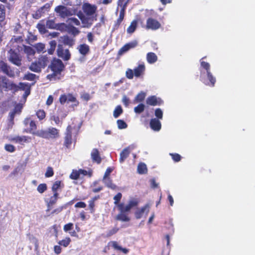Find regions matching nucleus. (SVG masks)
Returning <instances> with one entry per match:
<instances>
[{"label":"nucleus","instance_id":"nucleus-1","mask_svg":"<svg viewBox=\"0 0 255 255\" xmlns=\"http://www.w3.org/2000/svg\"><path fill=\"white\" fill-rule=\"evenodd\" d=\"M122 197L121 193H118L114 197V204L117 206L118 210L120 213L116 216V220L122 222H129L130 220V217L128 216V213L130 210L135 207H136L139 202L136 199H130L128 204L126 205L123 203H120Z\"/></svg>","mask_w":255,"mask_h":255},{"label":"nucleus","instance_id":"nucleus-2","mask_svg":"<svg viewBox=\"0 0 255 255\" xmlns=\"http://www.w3.org/2000/svg\"><path fill=\"white\" fill-rule=\"evenodd\" d=\"M83 12L78 11L77 16L81 21L82 27L90 28L94 21L97 20V6L89 2H84L82 6Z\"/></svg>","mask_w":255,"mask_h":255},{"label":"nucleus","instance_id":"nucleus-3","mask_svg":"<svg viewBox=\"0 0 255 255\" xmlns=\"http://www.w3.org/2000/svg\"><path fill=\"white\" fill-rule=\"evenodd\" d=\"M19 91H24V96L30 94V86L28 83L19 82L16 84L5 76L0 75V93L10 92L14 94Z\"/></svg>","mask_w":255,"mask_h":255},{"label":"nucleus","instance_id":"nucleus-4","mask_svg":"<svg viewBox=\"0 0 255 255\" xmlns=\"http://www.w3.org/2000/svg\"><path fill=\"white\" fill-rule=\"evenodd\" d=\"M48 68L52 73L47 75V79L50 81L60 80L64 76L62 75V72L65 70V66L61 60L54 58Z\"/></svg>","mask_w":255,"mask_h":255},{"label":"nucleus","instance_id":"nucleus-5","mask_svg":"<svg viewBox=\"0 0 255 255\" xmlns=\"http://www.w3.org/2000/svg\"><path fill=\"white\" fill-rule=\"evenodd\" d=\"M205 57L202 58L200 62V65L201 67L206 70L207 73V79L209 81V82L206 81L204 78V77L203 76L202 73L201 71V76L200 80L201 81H202L203 83H204L206 85L209 86L211 87H214L216 79V78L213 76V74L211 72L210 69V65L209 63L203 61V59Z\"/></svg>","mask_w":255,"mask_h":255},{"label":"nucleus","instance_id":"nucleus-6","mask_svg":"<svg viewBox=\"0 0 255 255\" xmlns=\"http://www.w3.org/2000/svg\"><path fill=\"white\" fill-rule=\"evenodd\" d=\"M49 62V59L47 56L41 55L31 63L29 69L34 72L40 73L42 69L45 68Z\"/></svg>","mask_w":255,"mask_h":255},{"label":"nucleus","instance_id":"nucleus-7","mask_svg":"<svg viewBox=\"0 0 255 255\" xmlns=\"http://www.w3.org/2000/svg\"><path fill=\"white\" fill-rule=\"evenodd\" d=\"M145 71V65L144 63H141L135 67L133 70L128 69L126 72V76L128 79H132L134 76L139 78L144 74Z\"/></svg>","mask_w":255,"mask_h":255},{"label":"nucleus","instance_id":"nucleus-8","mask_svg":"<svg viewBox=\"0 0 255 255\" xmlns=\"http://www.w3.org/2000/svg\"><path fill=\"white\" fill-rule=\"evenodd\" d=\"M38 137L45 139H55L59 137V130L55 128L50 127L47 130L41 129Z\"/></svg>","mask_w":255,"mask_h":255},{"label":"nucleus","instance_id":"nucleus-9","mask_svg":"<svg viewBox=\"0 0 255 255\" xmlns=\"http://www.w3.org/2000/svg\"><path fill=\"white\" fill-rule=\"evenodd\" d=\"M15 50V49L11 48L8 51V60L12 64L19 67L22 65V57Z\"/></svg>","mask_w":255,"mask_h":255},{"label":"nucleus","instance_id":"nucleus-10","mask_svg":"<svg viewBox=\"0 0 255 255\" xmlns=\"http://www.w3.org/2000/svg\"><path fill=\"white\" fill-rule=\"evenodd\" d=\"M52 4L53 2L50 1L49 2H47L42 6L39 7L35 11L34 13L32 14V17L36 19L40 18L46 12L49 11Z\"/></svg>","mask_w":255,"mask_h":255},{"label":"nucleus","instance_id":"nucleus-11","mask_svg":"<svg viewBox=\"0 0 255 255\" xmlns=\"http://www.w3.org/2000/svg\"><path fill=\"white\" fill-rule=\"evenodd\" d=\"M23 124L25 126L29 125V128L26 130L27 132L38 136V133L41 131V130H36L37 126L34 121L31 120L30 117H27L24 120Z\"/></svg>","mask_w":255,"mask_h":255},{"label":"nucleus","instance_id":"nucleus-12","mask_svg":"<svg viewBox=\"0 0 255 255\" xmlns=\"http://www.w3.org/2000/svg\"><path fill=\"white\" fill-rule=\"evenodd\" d=\"M57 56L62 58L64 61H68L71 56V54L68 49H64L63 45L58 44L56 50Z\"/></svg>","mask_w":255,"mask_h":255},{"label":"nucleus","instance_id":"nucleus-13","mask_svg":"<svg viewBox=\"0 0 255 255\" xmlns=\"http://www.w3.org/2000/svg\"><path fill=\"white\" fill-rule=\"evenodd\" d=\"M0 72L10 78H13L15 76L13 70L7 63L3 60H0Z\"/></svg>","mask_w":255,"mask_h":255},{"label":"nucleus","instance_id":"nucleus-14","mask_svg":"<svg viewBox=\"0 0 255 255\" xmlns=\"http://www.w3.org/2000/svg\"><path fill=\"white\" fill-rule=\"evenodd\" d=\"M73 129V127H72L71 125L68 126L66 129L65 136L64 138V140L63 145L67 148H70L72 143Z\"/></svg>","mask_w":255,"mask_h":255},{"label":"nucleus","instance_id":"nucleus-15","mask_svg":"<svg viewBox=\"0 0 255 255\" xmlns=\"http://www.w3.org/2000/svg\"><path fill=\"white\" fill-rule=\"evenodd\" d=\"M59 102L61 105H64L66 102L75 103L73 105L74 106H77L79 102L77 100L76 97L71 93H68L67 95L65 94H62L59 97Z\"/></svg>","mask_w":255,"mask_h":255},{"label":"nucleus","instance_id":"nucleus-16","mask_svg":"<svg viewBox=\"0 0 255 255\" xmlns=\"http://www.w3.org/2000/svg\"><path fill=\"white\" fill-rule=\"evenodd\" d=\"M54 10L62 18H65L73 14L69 8L62 5L57 6Z\"/></svg>","mask_w":255,"mask_h":255},{"label":"nucleus","instance_id":"nucleus-17","mask_svg":"<svg viewBox=\"0 0 255 255\" xmlns=\"http://www.w3.org/2000/svg\"><path fill=\"white\" fill-rule=\"evenodd\" d=\"M161 27L160 22L153 18L149 17L146 20V28L147 29H151L155 30Z\"/></svg>","mask_w":255,"mask_h":255},{"label":"nucleus","instance_id":"nucleus-18","mask_svg":"<svg viewBox=\"0 0 255 255\" xmlns=\"http://www.w3.org/2000/svg\"><path fill=\"white\" fill-rule=\"evenodd\" d=\"M23 109V105L20 103L16 104L14 109L9 113V121L13 125L14 124V119L16 114L19 115Z\"/></svg>","mask_w":255,"mask_h":255},{"label":"nucleus","instance_id":"nucleus-19","mask_svg":"<svg viewBox=\"0 0 255 255\" xmlns=\"http://www.w3.org/2000/svg\"><path fill=\"white\" fill-rule=\"evenodd\" d=\"M148 105L155 106H160L163 103V101L160 98H157L155 96H149L146 101Z\"/></svg>","mask_w":255,"mask_h":255},{"label":"nucleus","instance_id":"nucleus-20","mask_svg":"<svg viewBox=\"0 0 255 255\" xmlns=\"http://www.w3.org/2000/svg\"><path fill=\"white\" fill-rule=\"evenodd\" d=\"M23 49L24 53H25L28 56H33L35 54V50L30 46H26L24 44L21 45H17L16 47V50L18 52H20Z\"/></svg>","mask_w":255,"mask_h":255},{"label":"nucleus","instance_id":"nucleus-21","mask_svg":"<svg viewBox=\"0 0 255 255\" xmlns=\"http://www.w3.org/2000/svg\"><path fill=\"white\" fill-rule=\"evenodd\" d=\"M23 34H21L18 36H13L10 41L11 46L16 50L17 45H21V44H23L22 43L23 41Z\"/></svg>","mask_w":255,"mask_h":255},{"label":"nucleus","instance_id":"nucleus-22","mask_svg":"<svg viewBox=\"0 0 255 255\" xmlns=\"http://www.w3.org/2000/svg\"><path fill=\"white\" fill-rule=\"evenodd\" d=\"M91 156L93 162L97 164H100L102 161V158L100 156L99 151L98 149L94 148L91 153Z\"/></svg>","mask_w":255,"mask_h":255},{"label":"nucleus","instance_id":"nucleus-23","mask_svg":"<svg viewBox=\"0 0 255 255\" xmlns=\"http://www.w3.org/2000/svg\"><path fill=\"white\" fill-rule=\"evenodd\" d=\"M149 125L150 128L154 131H159L161 128V124L159 120L156 118L151 119Z\"/></svg>","mask_w":255,"mask_h":255},{"label":"nucleus","instance_id":"nucleus-24","mask_svg":"<svg viewBox=\"0 0 255 255\" xmlns=\"http://www.w3.org/2000/svg\"><path fill=\"white\" fill-rule=\"evenodd\" d=\"M64 187V183L60 180L55 181L52 185L51 190L54 194H59L58 191Z\"/></svg>","mask_w":255,"mask_h":255},{"label":"nucleus","instance_id":"nucleus-25","mask_svg":"<svg viewBox=\"0 0 255 255\" xmlns=\"http://www.w3.org/2000/svg\"><path fill=\"white\" fill-rule=\"evenodd\" d=\"M58 198L59 194L53 193V195L49 198L48 201L47 202V209L46 211H49L51 210L52 206L56 203Z\"/></svg>","mask_w":255,"mask_h":255},{"label":"nucleus","instance_id":"nucleus-26","mask_svg":"<svg viewBox=\"0 0 255 255\" xmlns=\"http://www.w3.org/2000/svg\"><path fill=\"white\" fill-rule=\"evenodd\" d=\"M77 49L79 52L83 56H86L90 51V46L85 43L80 44L78 46Z\"/></svg>","mask_w":255,"mask_h":255},{"label":"nucleus","instance_id":"nucleus-27","mask_svg":"<svg viewBox=\"0 0 255 255\" xmlns=\"http://www.w3.org/2000/svg\"><path fill=\"white\" fill-rule=\"evenodd\" d=\"M31 139L30 137L27 136H16L13 137L11 140L15 143L23 144V142H28Z\"/></svg>","mask_w":255,"mask_h":255},{"label":"nucleus","instance_id":"nucleus-28","mask_svg":"<svg viewBox=\"0 0 255 255\" xmlns=\"http://www.w3.org/2000/svg\"><path fill=\"white\" fill-rule=\"evenodd\" d=\"M148 208V205H146L142 207L140 209H138L137 210H136L134 213V215H135L136 219H139L141 218L142 217L144 213L145 212V211L146 210H147V211H146V214H147L149 212V210Z\"/></svg>","mask_w":255,"mask_h":255},{"label":"nucleus","instance_id":"nucleus-29","mask_svg":"<svg viewBox=\"0 0 255 255\" xmlns=\"http://www.w3.org/2000/svg\"><path fill=\"white\" fill-rule=\"evenodd\" d=\"M130 151L129 147L125 148L120 153L119 161L120 163H123L128 158L130 154Z\"/></svg>","mask_w":255,"mask_h":255},{"label":"nucleus","instance_id":"nucleus-30","mask_svg":"<svg viewBox=\"0 0 255 255\" xmlns=\"http://www.w3.org/2000/svg\"><path fill=\"white\" fill-rule=\"evenodd\" d=\"M62 41L65 45L72 47L75 44V39L70 37L68 35H65L62 37Z\"/></svg>","mask_w":255,"mask_h":255},{"label":"nucleus","instance_id":"nucleus-31","mask_svg":"<svg viewBox=\"0 0 255 255\" xmlns=\"http://www.w3.org/2000/svg\"><path fill=\"white\" fill-rule=\"evenodd\" d=\"M146 60L148 63L153 64L157 60V57L154 53L148 52L146 55Z\"/></svg>","mask_w":255,"mask_h":255},{"label":"nucleus","instance_id":"nucleus-32","mask_svg":"<svg viewBox=\"0 0 255 255\" xmlns=\"http://www.w3.org/2000/svg\"><path fill=\"white\" fill-rule=\"evenodd\" d=\"M112 247L115 249L120 251L125 254H127L129 252V249L127 248H124L121 246H119L116 241H113L112 242Z\"/></svg>","mask_w":255,"mask_h":255},{"label":"nucleus","instance_id":"nucleus-33","mask_svg":"<svg viewBox=\"0 0 255 255\" xmlns=\"http://www.w3.org/2000/svg\"><path fill=\"white\" fill-rule=\"evenodd\" d=\"M137 171L138 173L143 174L146 173L147 172V169L145 164L143 163H140L138 165Z\"/></svg>","mask_w":255,"mask_h":255},{"label":"nucleus","instance_id":"nucleus-34","mask_svg":"<svg viewBox=\"0 0 255 255\" xmlns=\"http://www.w3.org/2000/svg\"><path fill=\"white\" fill-rule=\"evenodd\" d=\"M35 115L39 121H42L45 118L46 114L44 110L39 109L36 112Z\"/></svg>","mask_w":255,"mask_h":255},{"label":"nucleus","instance_id":"nucleus-35","mask_svg":"<svg viewBox=\"0 0 255 255\" xmlns=\"http://www.w3.org/2000/svg\"><path fill=\"white\" fill-rule=\"evenodd\" d=\"M137 21L135 20H133L130 23V25L128 26V27L127 29L128 33H133L136 29V28L137 27Z\"/></svg>","mask_w":255,"mask_h":255},{"label":"nucleus","instance_id":"nucleus-36","mask_svg":"<svg viewBox=\"0 0 255 255\" xmlns=\"http://www.w3.org/2000/svg\"><path fill=\"white\" fill-rule=\"evenodd\" d=\"M129 2V0H118V5L121 7V10L126 11L127 5Z\"/></svg>","mask_w":255,"mask_h":255},{"label":"nucleus","instance_id":"nucleus-37","mask_svg":"<svg viewBox=\"0 0 255 255\" xmlns=\"http://www.w3.org/2000/svg\"><path fill=\"white\" fill-rule=\"evenodd\" d=\"M71 242V240L69 237H66L64 239L59 241L58 243L60 246L66 248L69 245Z\"/></svg>","mask_w":255,"mask_h":255},{"label":"nucleus","instance_id":"nucleus-38","mask_svg":"<svg viewBox=\"0 0 255 255\" xmlns=\"http://www.w3.org/2000/svg\"><path fill=\"white\" fill-rule=\"evenodd\" d=\"M46 26L49 29H57V25L53 19H48L46 21Z\"/></svg>","mask_w":255,"mask_h":255},{"label":"nucleus","instance_id":"nucleus-39","mask_svg":"<svg viewBox=\"0 0 255 255\" xmlns=\"http://www.w3.org/2000/svg\"><path fill=\"white\" fill-rule=\"evenodd\" d=\"M145 97V94L143 92H141L136 96V97L134 98V101L135 103L141 102L144 100Z\"/></svg>","mask_w":255,"mask_h":255},{"label":"nucleus","instance_id":"nucleus-40","mask_svg":"<svg viewBox=\"0 0 255 255\" xmlns=\"http://www.w3.org/2000/svg\"><path fill=\"white\" fill-rule=\"evenodd\" d=\"M105 184L107 187L111 188L113 190H116L117 189V186L113 183L112 180L110 178H108L105 181Z\"/></svg>","mask_w":255,"mask_h":255},{"label":"nucleus","instance_id":"nucleus-41","mask_svg":"<svg viewBox=\"0 0 255 255\" xmlns=\"http://www.w3.org/2000/svg\"><path fill=\"white\" fill-rule=\"evenodd\" d=\"M123 112V109L120 105L116 107L114 111L113 116L115 118H118Z\"/></svg>","mask_w":255,"mask_h":255},{"label":"nucleus","instance_id":"nucleus-42","mask_svg":"<svg viewBox=\"0 0 255 255\" xmlns=\"http://www.w3.org/2000/svg\"><path fill=\"white\" fill-rule=\"evenodd\" d=\"M68 32L72 34L74 36L78 35L80 31L79 29L74 26H70L68 28Z\"/></svg>","mask_w":255,"mask_h":255},{"label":"nucleus","instance_id":"nucleus-43","mask_svg":"<svg viewBox=\"0 0 255 255\" xmlns=\"http://www.w3.org/2000/svg\"><path fill=\"white\" fill-rule=\"evenodd\" d=\"M50 120L53 121L57 126L60 127L61 126L62 124V121L60 120L59 116L53 115L50 117Z\"/></svg>","mask_w":255,"mask_h":255},{"label":"nucleus","instance_id":"nucleus-44","mask_svg":"<svg viewBox=\"0 0 255 255\" xmlns=\"http://www.w3.org/2000/svg\"><path fill=\"white\" fill-rule=\"evenodd\" d=\"M80 174L79 170H73L70 175V178L73 180H77L80 178Z\"/></svg>","mask_w":255,"mask_h":255},{"label":"nucleus","instance_id":"nucleus-45","mask_svg":"<svg viewBox=\"0 0 255 255\" xmlns=\"http://www.w3.org/2000/svg\"><path fill=\"white\" fill-rule=\"evenodd\" d=\"M49 44L50 47L48 50V53L49 54H53L56 47L57 43L55 40H52L49 42Z\"/></svg>","mask_w":255,"mask_h":255},{"label":"nucleus","instance_id":"nucleus-46","mask_svg":"<svg viewBox=\"0 0 255 255\" xmlns=\"http://www.w3.org/2000/svg\"><path fill=\"white\" fill-rule=\"evenodd\" d=\"M57 113L60 116L61 120L65 119L67 116V112L65 111L63 107L58 108Z\"/></svg>","mask_w":255,"mask_h":255},{"label":"nucleus","instance_id":"nucleus-47","mask_svg":"<svg viewBox=\"0 0 255 255\" xmlns=\"http://www.w3.org/2000/svg\"><path fill=\"white\" fill-rule=\"evenodd\" d=\"M47 186L46 184H45V183L40 184L37 186V190L40 194L44 193L45 191H46L47 190Z\"/></svg>","mask_w":255,"mask_h":255},{"label":"nucleus","instance_id":"nucleus-48","mask_svg":"<svg viewBox=\"0 0 255 255\" xmlns=\"http://www.w3.org/2000/svg\"><path fill=\"white\" fill-rule=\"evenodd\" d=\"M145 106L143 104H139L134 108V111L136 114H140L144 111Z\"/></svg>","mask_w":255,"mask_h":255},{"label":"nucleus","instance_id":"nucleus-49","mask_svg":"<svg viewBox=\"0 0 255 255\" xmlns=\"http://www.w3.org/2000/svg\"><path fill=\"white\" fill-rule=\"evenodd\" d=\"M23 78L24 79L28 81H33L36 78V75L31 73L28 72L24 75Z\"/></svg>","mask_w":255,"mask_h":255},{"label":"nucleus","instance_id":"nucleus-50","mask_svg":"<svg viewBox=\"0 0 255 255\" xmlns=\"http://www.w3.org/2000/svg\"><path fill=\"white\" fill-rule=\"evenodd\" d=\"M5 6L4 5L0 3V19H5Z\"/></svg>","mask_w":255,"mask_h":255},{"label":"nucleus","instance_id":"nucleus-51","mask_svg":"<svg viewBox=\"0 0 255 255\" xmlns=\"http://www.w3.org/2000/svg\"><path fill=\"white\" fill-rule=\"evenodd\" d=\"M118 127L119 129H124L126 128L128 125L126 123L122 120H118L117 122Z\"/></svg>","mask_w":255,"mask_h":255},{"label":"nucleus","instance_id":"nucleus-52","mask_svg":"<svg viewBox=\"0 0 255 255\" xmlns=\"http://www.w3.org/2000/svg\"><path fill=\"white\" fill-rule=\"evenodd\" d=\"M21 26L20 24V23L18 22L16 23L14 29L13 31L15 34H23L22 32L21 31Z\"/></svg>","mask_w":255,"mask_h":255},{"label":"nucleus","instance_id":"nucleus-53","mask_svg":"<svg viewBox=\"0 0 255 255\" xmlns=\"http://www.w3.org/2000/svg\"><path fill=\"white\" fill-rule=\"evenodd\" d=\"M155 116L158 120H161L163 118V112L160 108H157L155 110Z\"/></svg>","mask_w":255,"mask_h":255},{"label":"nucleus","instance_id":"nucleus-54","mask_svg":"<svg viewBox=\"0 0 255 255\" xmlns=\"http://www.w3.org/2000/svg\"><path fill=\"white\" fill-rule=\"evenodd\" d=\"M36 27L41 33H45L47 32L44 24L39 23L37 24Z\"/></svg>","mask_w":255,"mask_h":255},{"label":"nucleus","instance_id":"nucleus-55","mask_svg":"<svg viewBox=\"0 0 255 255\" xmlns=\"http://www.w3.org/2000/svg\"><path fill=\"white\" fill-rule=\"evenodd\" d=\"M38 52H41L45 49V45L41 43H38L34 46Z\"/></svg>","mask_w":255,"mask_h":255},{"label":"nucleus","instance_id":"nucleus-56","mask_svg":"<svg viewBox=\"0 0 255 255\" xmlns=\"http://www.w3.org/2000/svg\"><path fill=\"white\" fill-rule=\"evenodd\" d=\"M4 149L6 151L9 152H13L15 150L14 146L10 144H6L4 145Z\"/></svg>","mask_w":255,"mask_h":255},{"label":"nucleus","instance_id":"nucleus-57","mask_svg":"<svg viewBox=\"0 0 255 255\" xmlns=\"http://www.w3.org/2000/svg\"><path fill=\"white\" fill-rule=\"evenodd\" d=\"M129 50L128 45L126 44L118 51V54L121 55Z\"/></svg>","mask_w":255,"mask_h":255},{"label":"nucleus","instance_id":"nucleus-58","mask_svg":"<svg viewBox=\"0 0 255 255\" xmlns=\"http://www.w3.org/2000/svg\"><path fill=\"white\" fill-rule=\"evenodd\" d=\"M53 175L54 171L53 168L51 167H48L45 173V176L46 177H50L53 176Z\"/></svg>","mask_w":255,"mask_h":255},{"label":"nucleus","instance_id":"nucleus-59","mask_svg":"<svg viewBox=\"0 0 255 255\" xmlns=\"http://www.w3.org/2000/svg\"><path fill=\"white\" fill-rule=\"evenodd\" d=\"M89 208L90 211V213L93 214L95 211V202L90 200L89 201Z\"/></svg>","mask_w":255,"mask_h":255},{"label":"nucleus","instance_id":"nucleus-60","mask_svg":"<svg viewBox=\"0 0 255 255\" xmlns=\"http://www.w3.org/2000/svg\"><path fill=\"white\" fill-rule=\"evenodd\" d=\"M170 155L175 162H179L181 160V157L178 153H170Z\"/></svg>","mask_w":255,"mask_h":255},{"label":"nucleus","instance_id":"nucleus-61","mask_svg":"<svg viewBox=\"0 0 255 255\" xmlns=\"http://www.w3.org/2000/svg\"><path fill=\"white\" fill-rule=\"evenodd\" d=\"M22 167V165H18L16 166L14 169L12 171V172H11V173L9 174L10 176H15L17 175L18 172L20 171V169Z\"/></svg>","mask_w":255,"mask_h":255},{"label":"nucleus","instance_id":"nucleus-62","mask_svg":"<svg viewBox=\"0 0 255 255\" xmlns=\"http://www.w3.org/2000/svg\"><path fill=\"white\" fill-rule=\"evenodd\" d=\"M73 228V224L72 223H68L64 226L63 230L65 232H67Z\"/></svg>","mask_w":255,"mask_h":255},{"label":"nucleus","instance_id":"nucleus-63","mask_svg":"<svg viewBox=\"0 0 255 255\" xmlns=\"http://www.w3.org/2000/svg\"><path fill=\"white\" fill-rule=\"evenodd\" d=\"M69 21L74 24L75 25L79 26L80 25V21L75 17H71L69 18Z\"/></svg>","mask_w":255,"mask_h":255},{"label":"nucleus","instance_id":"nucleus-64","mask_svg":"<svg viewBox=\"0 0 255 255\" xmlns=\"http://www.w3.org/2000/svg\"><path fill=\"white\" fill-rule=\"evenodd\" d=\"M64 207L63 206L59 207L54 209L51 213L50 215L58 214L60 213L63 210Z\"/></svg>","mask_w":255,"mask_h":255}]
</instances>
